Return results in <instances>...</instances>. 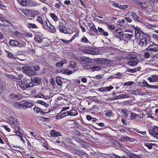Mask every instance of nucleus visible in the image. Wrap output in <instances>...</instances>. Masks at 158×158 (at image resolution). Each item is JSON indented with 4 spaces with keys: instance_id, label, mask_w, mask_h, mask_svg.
<instances>
[{
    "instance_id": "nucleus-1",
    "label": "nucleus",
    "mask_w": 158,
    "mask_h": 158,
    "mask_svg": "<svg viewBox=\"0 0 158 158\" xmlns=\"http://www.w3.org/2000/svg\"><path fill=\"white\" fill-rule=\"evenodd\" d=\"M20 4L23 6H37L38 4L32 0H17Z\"/></svg>"
},
{
    "instance_id": "nucleus-2",
    "label": "nucleus",
    "mask_w": 158,
    "mask_h": 158,
    "mask_svg": "<svg viewBox=\"0 0 158 158\" xmlns=\"http://www.w3.org/2000/svg\"><path fill=\"white\" fill-rule=\"evenodd\" d=\"M150 134L158 139V127L155 126L149 130Z\"/></svg>"
},
{
    "instance_id": "nucleus-3",
    "label": "nucleus",
    "mask_w": 158,
    "mask_h": 158,
    "mask_svg": "<svg viewBox=\"0 0 158 158\" xmlns=\"http://www.w3.org/2000/svg\"><path fill=\"white\" fill-rule=\"evenodd\" d=\"M150 43L149 39L148 37L146 36L140 39L139 44L142 47H146Z\"/></svg>"
},
{
    "instance_id": "nucleus-4",
    "label": "nucleus",
    "mask_w": 158,
    "mask_h": 158,
    "mask_svg": "<svg viewBox=\"0 0 158 158\" xmlns=\"http://www.w3.org/2000/svg\"><path fill=\"white\" fill-rule=\"evenodd\" d=\"M82 51L85 53L93 55H97L98 53V52L96 51V50L90 47H88L85 49H82Z\"/></svg>"
},
{
    "instance_id": "nucleus-5",
    "label": "nucleus",
    "mask_w": 158,
    "mask_h": 158,
    "mask_svg": "<svg viewBox=\"0 0 158 158\" xmlns=\"http://www.w3.org/2000/svg\"><path fill=\"white\" fill-rule=\"evenodd\" d=\"M146 50L156 52L158 51V45L154 43L149 45L146 49Z\"/></svg>"
},
{
    "instance_id": "nucleus-6",
    "label": "nucleus",
    "mask_w": 158,
    "mask_h": 158,
    "mask_svg": "<svg viewBox=\"0 0 158 158\" xmlns=\"http://www.w3.org/2000/svg\"><path fill=\"white\" fill-rule=\"evenodd\" d=\"M6 52L7 53V56L9 58L17 59L21 61L25 60L24 59H20L19 58L16 57L12 53H11L8 51H6Z\"/></svg>"
},
{
    "instance_id": "nucleus-7",
    "label": "nucleus",
    "mask_w": 158,
    "mask_h": 158,
    "mask_svg": "<svg viewBox=\"0 0 158 158\" xmlns=\"http://www.w3.org/2000/svg\"><path fill=\"white\" fill-rule=\"evenodd\" d=\"M9 44L10 45L13 47H20L21 46L20 44L18 41L14 40H10Z\"/></svg>"
},
{
    "instance_id": "nucleus-8",
    "label": "nucleus",
    "mask_w": 158,
    "mask_h": 158,
    "mask_svg": "<svg viewBox=\"0 0 158 158\" xmlns=\"http://www.w3.org/2000/svg\"><path fill=\"white\" fill-rule=\"evenodd\" d=\"M18 120L15 118L13 117H11L9 119V124L11 125H18Z\"/></svg>"
},
{
    "instance_id": "nucleus-9",
    "label": "nucleus",
    "mask_w": 158,
    "mask_h": 158,
    "mask_svg": "<svg viewBox=\"0 0 158 158\" xmlns=\"http://www.w3.org/2000/svg\"><path fill=\"white\" fill-rule=\"evenodd\" d=\"M27 70V73L28 76H32L36 74L35 71L32 67L28 68Z\"/></svg>"
},
{
    "instance_id": "nucleus-10",
    "label": "nucleus",
    "mask_w": 158,
    "mask_h": 158,
    "mask_svg": "<svg viewBox=\"0 0 158 158\" xmlns=\"http://www.w3.org/2000/svg\"><path fill=\"white\" fill-rule=\"evenodd\" d=\"M23 105V108L26 109L27 108L31 107L33 106V104L32 102L27 101H25Z\"/></svg>"
},
{
    "instance_id": "nucleus-11",
    "label": "nucleus",
    "mask_w": 158,
    "mask_h": 158,
    "mask_svg": "<svg viewBox=\"0 0 158 158\" xmlns=\"http://www.w3.org/2000/svg\"><path fill=\"white\" fill-rule=\"evenodd\" d=\"M148 80L150 82L158 81V75H154L148 77Z\"/></svg>"
},
{
    "instance_id": "nucleus-12",
    "label": "nucleus",
    "mask_w": 158,
    "mask_h": 158,
    "mask_svg": "<svg viewBox=\"0 0 158 158\" xmlns=\"http://www.w3.org/2000/svg\"><path fill=\"white\" fill-rule=\"evenodd\" d=\"M125 20L123 19H119L117 22V25L118 27H121L123 28H124L125 24L124 23Z\"/></svg>"
},
{
    "instance_id": "nucleus-13",
    "label": "nucleus",
    "mask_w": 158,
    "mask_h": 158,
    "mask_svg": "<svg viewBox=\"0 0 158 158\" xmlns=\"http://www.w3.org/2000/svg\"><path fill=\"white\" fill-rule=\"evenodd\" d=\"M32 82L36 83L38 84H40L41 82V78L37 77H35L31 79Z\"/></svg>"
},
{
    "instance_id": "nucleus-14",
    "label": "nucleus",
    "mask_w": 158,
    "mask_h": 158,
    "mask_svg": "<svg viewBox=\"0 0 158 158\" xmlns=\"http://www.w3.org/2000/svg\"><path fill=\"white\" fill-rule=\"evenodd\" d=\"M27 84L26 81H23L19 83V85L23 90H24L27 88Z\"/></svg>"
},
{
    "instance_id": "nucleus-15",
    "label": "nucleus",
    "mask_w": 158,
    "mask_h": 158,
    "mask_svg": "<svg viewBox=\"0 0 158 158\" xmlns=\"http://www.w3.org/2000/svg\"><path fill=\"white\" fill-rule=\"evenodd\" d=\"M50 135L53 137H58L61 135V134L59 131H56L55 130H52L50 132Z\"/></svg>"
},
{
    "instance_id": "nucleus-16",
    "label": "nucleus",
    "mask_w": 158,
    "mask_h": 158,
    "mask_svg": "<svg viewBox=\"0 0 158 158\" xmlns=\"http://www.w3.org/2000/svg\"><path fill=\"white\" fill-rule=\"evenodd\" d=\"M67 114L71 116H75L78 114V112L76 110H72L69 111H68Z\"/></svg>"
},
{
    "instance_id": "nucleus-17",
    "label": "nucleus",
    "mask_w": 158,
    "mask_h": 158,
    "mask_svg": "<svg viewBox=\"0 0 158 158\" xmlns=\"http://www.w3.org/2000/svg\"><path fill=\"white\" fill-rule=\"evenodd\" d=\"M34 110L35 113H39L40 112V114L42 115H45V114H47V113L42 111L40 109L37 107H35L34 108Z\"/></svg>"
},
{
    "instance_id": "nucleus-18",
    "label": "nucleus",
    "mask_w": 158,
    "mask_h": 158,
    "mask_svg": "<svg viewBox=\"0 0 158 158\" xmlns=\"http://www.w3.org/2000/svg\"><path fill=\"white\" fill-rule=\"evenodd\" d=\"M60 31L64 33H66L67 32V31L66 30L65 27L62 24H60V27H59Z\"/></svg>"
},
{
    "instance_id": "nucleus-19",
    "label": "nucleus",
    "mask_w": 158,
    "mask_h": 158,
    "mask_svg": "<svg viewBox=\"0 0 158 158\" xmlns=\"http://www.w3.org/2000/svg\"><path fill=\"white\" fill-rule=\"evenodd\" d=\"M22 11L25 15L27 16H32V11L30 10H23Z\"/></svg>"
},
{
    "instance_id": "nucleus-20",
    "label": "nucleus",
    "mask_w": 158,
    "mask_h": 158,
    "mask_svg": "<svg viewBox=\"0 0 158 158\" xmlns=\"http://www.w3.org/2000/svg\"><path fill=\"white\" fill-rule=\"evenodd\" d=\"M136 55L133 54H128L127 57V58L128 60H133L134 59H136Z\"/></svg>"
},
{
    "instance_id": "nucleus-21",
    "label": "nucleus",
    "mask_w": 158,
    "mask_h": 158,
    "mask_svg": "<svg viewBox=\"0 0 158 158\" xmlns=\"http://www.w3.org/2000/svg\"><path fill=\"white\" fill-rule=\"evenodd\" d=\"M138 63V60L137 59H135V60L128 61L127 64L130 66H133L136 65Z\"/></svg>"
},
{
    "instance_id": "nucleus-22",
    "label": "nucleus",
    "mask_w": 158,
    "mask_h": 158,
    "mask_svg": "<svg viewBox=\"0 0 158 158\" xmlns=\"http://www.w3.org/2000/svg\"><path fill=\"white\" fill-rule=\"evenodd\" d=\"M0 21L2 22L1 23L2 26H7L8 25V21L5 20L3 18H0Z\"/></svg>"
},
{
    "instance_id": "nucleus-23",
    "label": "nucleus",
    "mask_w": 158,
    "mask_h": 158,
    "mask_svg": "<svg viewBox=\"0 0 158 158\" xmlns=\"http://www.w3.org/2000/svg\"><path fill=\"white\" fill-rule=\"evenodd\" d=\"M47 21L48 23H49V20L47 19V21H46L45 22H44V23H42V25L44 29H47L48 30H49V27L48 25Z\"/></svg>"
},
{
    "instance_id": "nucleus-24",
    "label": "nucleus",
    "mask_w": 158,
    "mask_h": 158,
    "mask_svg": "<svg viewBox=\"0 0 158 158\" xmlns=\"http://www.w3.org/2000/svg\"><path fill=\"white\" fill-rule=\"evenodd\" d=\"M14 106L16 108L19 109H22L23 107V104H21L19 103L18 102L15 103Z\"/></svg>"
},
{
    "instance_id": "nucleus-25",
    "label": "nucleus",
    "mask_w": 158,
    "mask_h": 158,
    "mask_svg": "<svg viewBox=\"0 0 158 158\" xmlns=\"http://www.w3.org/2000/svg\"><path fill=\"white\" fill-rule=\"evenodd\" d=\"M100 67L98 66L92 65L91 71L94 72L95 71H98L100 69Z\"/></svg>"
},
{
    "instance_id": "nucleus-26",
    "label": "nucleus",
    "mask_w": 158,
    "mask_h": 158,
    "mask_svg": "<svg viewBox=\"0 0 158 158\" xmlns=\"http://www.w3.org/2000/svg\"><path fill=\"white\" fill-rule=\"evenodd\" d=\"M27 26L29 28H37V26L35 24L29 23L28 22H27Z\"/></svg>"
},
{
    "instance_id": "nucleus-27",
    "label": "nucleus",
    "mask_w": 158,
    "mask_h": 158,
    "mask_svg": "<svg viewBox=\"0 0 158 158\" xmlns=\"http://www.w3.org/2000/svg\"><path fill=\"white\" fill-rule=\"evenodd\" d=\"M35 40L39 43H41L42 42V38L40 37L38 35L35 36Z\"/></svg>"
},
{
    "instance_id": "nucleus-28",
    "label": "nucleus",
    "mask_w": 158,
    "mask_h": 158,
    "mask_svg": "<svg viewBox=\"0 0 158 158\" xmlns=\"http://www.w3.org/2000/svg\"><path fill=\"white\" fill-rule=\"evenodd\" d=\"M14 35L19 39L22 38L21 34L18 31H15L14 32Z\"/></svg>"
},
{
    "instance_id": "nucleus-29",
    "label": "nucleus",
    "mask_w": 158,
    "mask_h": 158,
    "mask_svg": "<svg viewBox=\"0 0 158 158\" xmlns=\"http://www.w3.org/2000/svg\"><path fill=\"white\" fill-rule=\"evenodd\" d=\"M69 67L71 68H74L76 67V64L75 62L73 61H71L69 62Z\"/></svg>"
},
{
    "instance_id": "nucleus-30",
    "label": "nucleus",
    "mask_w": 158,
    "mask_h": 158,
    "mask_svg": "<svg viewBox=\"0 0 158 158\" xmlns=\"http://www.w3.org/2000/svg\"><path fill=\"white\" fill-rule=\"evenodd\" d=\"M37 103L38 104H40L42 105L45 106L46 107L48 106V105L46 104L45 102L42 100H38L37 101Z\"/></svg>"
},
{
    "instance_id": "nucleus-31",
    "label": "nucleus",
    "mask_w": 158,
    "mask_h": 158,
    "mask_svg": "<svg viewBox=\"0 0 158 158\" xmlns=\"http://www.w3.org/2000/svg\"><path fill=\"white\" fill-rule=\"evenodd\" d=\"M15 125L12 128L14 129V131L15 133H19L20 131V129L19 127Z\"/></svg>"
},
{
    "instance_id": "nucleus-32",
    "label": "nucleus",
    "mask_w": 158,
    "mask_h": 158,
    "mask_svg": "<svg viewBox=\"0 0 158 158\" xmlns=\"http://www.w3.org/2000/svg\"><path fill=\"white\" fill-rule=\"evenodd\" d=\"M50 16L53 19L55 22L58 20V18L56 16V14L54 13H51L50 14Z\"/></svg>"
},
{
    "instance_id": "nucleus-33",
    "label": "nucleus",
    "mask_w": 158,
    "mask_h": 158,
    "mask_svg": "<svg viewBox=\"0 0 158 158\" xmlns=\"http://www.w3.org/2000/svg\"><path fill=\"white\" fill-rule=\"evenodd\" d=\"M90 30H91L92 31H94V32H96L97 33L98 32V30L96 28L94 24H93L92 26H91L89 27Z\"/></svg>"
},
{
    "instance_id": "nucleus-34",
    "label": "nucleus",
    "mask_w": 158,
    "mask_h": 158,
    "mask_svg": "<svg viewBox=\"0 0 158 158\" xmlns=\"http://www.w3.org/2000/svg\"><path fill=\"white\" fill-rule=\"evenodd\" d=\"M131 14V15L132 16V18L134 19L136 21L139 20V17L135 13L132 12Z\"/></svg>"
},
{
    "instance_id": "nucleus-35",
    "label": "nucleus",
    "mask_w": 158,
    "mask_h": 158,
    "mask_svg": "<svg viewBox=\"0 0 158 158\" xmlns=\"http://www.w3.org/2000/svg\"><path fill=\"white\" fill-rule=\"evenodd\" d=\"M22 97V96L20 94H14V99L16 100H19L21 99Z\"/></svg>"
},
{
    "instance_id": "nucleus-36",
    "label": "nucleus",
    "mask_w": 158,
    "mask_h": 158,
    "mask_svg": "<svg viewBox=\"0 0 158 158\" xmlns=\"http://www.w3.org/2000/svg\"><path fill=\"white\" fill-rule=\"evenodd\" d=\"M152 55V53L150 52H145L144 54V56L145 57L147 58H149L150 56L151 55Z\"/></svg>"
},
{
    "instance_id": "nucleus-37",
    "label": "nucleus",
    "mask_w": 158,
    "mask_h": 158,
    "mask_svg": "<svg viewBox=\"0 0 158 158\" xmlns=\"http://www.w3.org/2000/svg\"><path fill=\"white\" fill-rule=\"evenodd\" d=\"M92 65L86 64L84 66V68L86 69L91 70Z\"/></svg>"
},
{
    "instance_id": "nucleus-38",
    "label": "nucleus",
    "mask_w": 158,
    "mask_h": 158,
    "mask_svg": "<svg viewBox=\"0 0 158 158\" xmlns=\"http://www.w3.org/2000/svg\"><path fill=\"white\" fill-rule=\"evenodd\" d=\"M81 41L82 42H84L86 43H89V42L88 40L85 36L82 38L81 40Z\"/></svg>"
},
{
    "instance_id": "nucleus-39",
    "label": "nucleus",
    "mask_w": 158,
    "mask_h": 158,
    "mask_svg": "<svg viewBox=\"0 0 158 158\" xmlns=\"http://www.w3.org/2000/svg\"><path fill=\"white\" fill-rule=\"evenodd\" d=\"M64 74H67L68 75H70V74H71L73 73H74V71H71L70 70H69L68 69H64Z\"/></svg>"
},
{
    "instance_id": "nucleus-40",
    "label": "nucleus",
    "mask_w": 158,
    "mask_h": 158,
    "mask_svg": "<svg viewBox=\"0 0 158 158\" xmlns=\"http://www.w3.org/2000/svg\"><path fill=\"white\" fill-rule=\"evenodd\" d=\"M145 145L148 147L149 149H151L152 148V145H154V144L149 143H145Z\"/></svg>"
},
{
    "instance_id": "nucleus-41",
    "label": "nucleus",
    "mask_w": 158,
    "mask_h": 158,
    "mask_svg": "<svg viewBox=\"0 0 158 158\" xmlns=\"http://www.w3.org/2000/svg\"><path fill=\"white\" fill-rule=\"evenodd\" d=\"M140 5L143 9H145L148 6V5L146 3H143L142 2L140 3Z\"/></svg>"
},
{
    "instance_id": "nucleus-42",
    "label": "nucleus",
    "mask_w": 158,
    "mask_h": 158,
    "mask_svg": "<svg viewBox=\"0 0 158 158\" xmlns=\"http://www.w3.org/2000/svg\"><path fill=\"white\" fill-rule=\"evenodd\" d=\"M56 31V28L52 26L50 24V32L54 33Z\"/></svg>"
},
{
    "instance_id": "nucleus-43",
    "label": "nucleus",
    "mask_w": 158,
    "mask_h": 158,
    "mask_svg": "<svg viewBox=\"0 0 158 158\" xmlns=\"http://www.w3.org/2000/svg\"><path fill=\"white\" fill-rule=\"evenodd\" d=\"M130 139H132L131 138H130L129 137H128L127 136H124L122 138V140H123L124 141H128Z\"/></svg>"
},
{
    "instance_id": "nucleus-44",
    "label": "nucleus",
    "mask_w": 158,
    "mask_h": 158,
    "mask_svg": "<svg viewBox=\"0 0 158 158\" xmlns=\"http://www.w3.org/2000/svg\"><path fill=\"white\" fill-rule=\"evenodd\" d=\"M138 71V69H137L134 68L133 69H128V72H131V73H135Z\"/></svg>"
},
{
    "instance_id": "nucleus-45",
    "label": "nucleus",
    "mask_w": 158,
    "mask_h": 158,
    "mask_svg": "<svg viewBox=\"0 0 158 158\" xmlns=\"http://www.w3.org/2000/svg\"><path fill=\"white\" fill-rule=\"evenodd\" d=\"M7 99L9 101L14 99V94H10L8 97Z\"/></svg>"
},
{
    "instance_id": "nucleus-46",
    "label": "nucleus",
    "mask_w": 158,
    "mask_h": 158,
    "mask_svg": "<svg viewBox=\"0 0 158 158\" xmlns=\"http://www.w3.org/2000/svg\"><path fill=\"white\" fill-rule=\"evenodd\" d=\"M24 35L26 36L27 37H32V34L30 33H24Z\"/></svg>"
},
{
    "instance_id": "nucleus-47",
    "label": "nucleus",
    "mask_w": 158,
    "mask_h": 158,
    "mask_svg": "<svg viewBox=\"0 0 158 158\" xmlns=\"http://www.w3.org/2000/svg\"><path fill=\"white\" fill-rule=\"evenodd\" d=\"M130 157L131 158H141L139 155L136 154H132Z\"/></svg>"
},
{
    "instance_id": "nucleus-48",
    "label": "nucleus",
    "mask_w": 158,
    "mask_h": 158,
    "mask_svg": "<svg viewBox=\"0 0 158 158\" xmlns=\"http://www.w3.org/2000/svg\"><path fill=\"white\" fill-rule=\"evenodd\" d=\"M56 82L57 84L58 85H59V86H60L61 85L62 83L60 80V77H58V78H56Z\"/></svg>"
},
{
    "instance_id": "nucleus-49",
    "label": "nucleus",
    "mask_w": 158,
    "mask_h": 158,
    "mask_svg": "<svg viewBox=\"0 0 158 158\" xmlns=\"http://www.w3.org/2000/svg\"><path fill=\"white\" fill-rule=\"evenodd\" d=\"M120 30H118V29H116V31H115L117 33L118 32V34L121 36H123V34H124V33L123 32V31H119Z\"/></svg>"
},
{
    "instance_id": "nucleus-50",
    "label": "nucleus",
    "mask_w": 158,
    "mask_h": 158,
    "mask_svg": "<svg viewBox=\"0 0 158 158\" xmlns=\"http://www.w3.org/2000/svg\"><path fill=\"white\" fill-rule=\"evenodd\" d=\"M148 87L151 89H158V85H150L147 84Z\"/></svg>"
},
{
    "instance_id": "nucleus-51",
    "label": "nucleus",
    "mask_w": 158,
    "mask_h": 158,
    "mask_svg": "<svg viewBox=\"0 0 158 158\" xmlns=\"http://www.w3.org/2000/svg\"><path fill=\"white\" fill-rule=\"evenodd\" d=\"M29 132L31 135V136L33 137H34L35 138H37L38 137V136L35 133L32 131H29Z\"/></svg>"
},
{
    "instance_id": "nucleus-52",
    "label": "nucleus",
    "mask_w": 158,
    "mask_h": 158,
    "mask_svg": "<svg viewBox=\"0 0 158 158\" xmlns=\"http://www.w3.org/2000/svg\"><path fill=\"white\" fill-rule=\"evenodd\" d=\"M126 37L128 40H131L133 36V35L129 34H126Z\"/></svg>"
},
{
    "instance_id": "nucleus-53",
    "label": "nucleus",
    "mask_w": 158,
    "mask_h": 158,
    "mask_svg": "<svg viewBox=\"0 0 158 158\" xmlns=\"http://www.w3.org/2000/svg\"><path fill=\"white\" fill-rule=\"evenodd\" d=\"M133 81H129L126 82L124 84V86H130L133 84Z\"/></svg>"
},
{
    "instance_id": "nucleus-54",
    "label": "nucleus",
    "mask_w": 158,
    "mask_h": 158,
    "mask_svg": "<svg viewBox=\"0 0 158 158\" xmlns=\"http://www.w3.org/2000/svg\"><path fill=\"white\" fill-rule=\"evenodd\" d=\"M37 20L41 23H43V20L42 18L39 16L37 17Z\"/></svg>"
},
{
    "instance_id": "nucleus-55",
    "label": "nucleus",
    "mask_w": 158,
    "mask_h": 158,
    "mask_svg": "<svg viewBox=\"0 0 158 158\" xmlns=\"http://www.w3.org/2000/svg\"><path fill=\"white\" fill-rule=\"evenodd\" d=\"M135 131L138 133H140L143 135H145L146 134V131L141 132L139 130L136 129L135 130Z\"/></svg>"
},
{
    "instance_id": "nucleus-56",
    "label": "nucleus",
    "mask_w": 158,
    "mask_h": 158,
    "mask_svg": "<svg viewBox=\"0 0 158 158\" xmlns=\"http://www.w3.org/2000/svg\"><path fill=\"white\" fill-rule=\"evenodd\" d=\"M106 91H109L111 90L112 89H113L114 87L113 86H110L109 87H106Z\"/></svg>"
},
{
    "instance_id": "nucleus-57",
    "label": "nucleus",
    "mask_w": 158,
    "mask_h": 158,
    "mask_svg": "<svg viewBox=\"0 0 158 158\" xmlns=\"http://www.w3.org/2000/svg\"><path fill=\"white\" fill-rule=\"evenodd\" d=\"M33 69L35 70V71H38L39 70L40 67L38 65H36L33 67H32Z\"/></svg>"
},
{
    "instance_id": "nucleus-58",
    "label": "nucleus",
    "mask_w": 158,
    "mask_h": 158,
    "mask_svg": "<svg viewBox=\"0 0 158 158\" xmlns=\"http://www.w3.org/2000/svg\"><path fill=\"white\" fill-rule=\"evenodd\" d=\"M98 90L100 91L104 92L105 91H106V87H103L102 88H100L98 89Z\"/></svg>"
},
{
    "instance_id": "nucleus-59",
    "label": "nucleus",
    "mask_w": 158,
    "mask_h": 158,
    "mask_svg": "<svg viewBox=\"0 0 158 158\" xmlns=\"http://www.w3.org/2000/svg\"><path fill=\"white\" fill-rule=\"evenodd\" d=\"M61 5H62L64 7L63 5L61 3H58L56 4L55 5V6L58 9H59L60 8Z\"/></svg>"
},
{
    "instance_id": "nucleus-60",
    "label": "nucleus",
    "mask_w": 158,
    "mask_h": 158,
    "mask_svg": "<svg viewBox=\"0 0 158 158\" xmlns=\"http://www.w3.org/2000/svg\"><path fill=\"white\" fill-rule=\"evenodd\" d=\"M121 99L127 98L129 97L128 95L126 94H121L120 95Z\"/></svg>"
},
{
    "instance_id": "nucleus-61",
    "label": "nucleus",
    "mask_w": 158,
    "mask_h": 158,
    "mask_svg": "<svg viewBox=\"0 0 158 158\" xmlns=\"http://www.w3.org/2000/svg\"><path fill=\"white\" fill-rule=\"evenodd\" d=\"M63 118V116L62 115V114H57L56 116V118L57 119H60Z\"/></svg>"
},
{
    "instance_id": "nucleus-62",
    "label": "nucleus",
    "mask_w": 158,
    "mask_h": 158,
    "mask_svg": "<svg viewBox=\"0 0 158 158\" xmlns=\"http://www.w3.org/2000/svg\"><path fill=\"white\" fill-rule=\"evenodd\" d=\"M124 19L128 22H131L132 21V19L129 17H126Z\"/></svg>"
},
{
    "instance_id": "nucleus-63",
    "label": "nucleus",
    "mask_w": 158,
    "mask_h": 158,
    "mask_svg": "<svg viewBox=\"0 0 158 158\" xmlns=\"http://www.w3.org/2000/svg\"><path fill=\"white\" fill-rule=\"evenodd\" d=\"M120 9H121L122 10H125L127 7V6L126 5H122V6L120 5Z\"/></svg>"
},
{
    "instance_id": "nucleus-64",
    "label": "nucleus",
    "mask_w": 158,
    "mask_h": 158,
    "mask_svg": "<svg viewBox=\"0 0 158 158\" xmlns=\"http://www.w3.org/2000/svg\"><path fill=\"white\" fill-rule=\"evenodd\" d=\"M3 127L8 132L10 131V128H8L7 126L3 125Z\"/></svg>"
}]
</instances>
